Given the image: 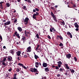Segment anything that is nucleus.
<instances>
[{
    "mask_svg": "<svg viewBox=\"0 0 79 79\" xmlns=\"http://www.w3.org/2000/svg\"><path fill=\"white\" fill-rule=\"evenodd\" d=\"M39 15V13L38 12H36V14H34L32 16V18L33 19H34L35 20H37V17L36 16H38Z\"/></svg>",
    "mask_w": 79,
    "mask_h": 79,
    "instance_id": "1",
    "label": "nucleus"
},
{
    "mask_svg": "<svg viewBox=\"0 0 79 79\" xmlns=\"http://www.w3.org/2000/svg\"><path fill=\"white\" fill-rule=\"evenodd\" d=\"M51 15L52 16V17L53 18L54 20L56 21V22H57V19H56V17L55 16V15L53 14L52 12H51Z\"/></svg>",
    "mask_w": 79,
    "mask_h": 79,
    "instance_id": "2",
    "label": "nucleus"
},
{
    "mask_svg": "<svg viewBox=\"0 0 79 79\" xmlns=\"http://www.w3.org/2000/svg\"><path fill=\"white\" fill-rule=\"evenodd\" d=\"M28 21H29V19L28 17H26L24 20L25 25H27Z\"/></svg>",
    "mask_w": 79,
    "mask_h": 79,
    "instance_id": "3",
    "label": "nucleus"
},
{
    "mask_svg": "<svg viewBox=\"0 0 79 79\" xmlns=\"http://www.w3.org/2000/svg\"><path fill=\"white\" fill-rule=\"evenodd\" d=\"M24 34H25V36H26V37H29V36H28L27 35L29 34V31H27V30H25Z\"/></svg>",
    "mask_w": 79,
    "mask_h": 79,
    "instance_id": "4",
    "label": "nucleus"
},
{
    "mask_svg": "<svg viewBox=\"0 0 79 79\" xmlns=\"http://www.w3.org/2000/svg\"><path fill=\"white\" fill-rule=\"evenodd\" d=\"M7 60L8 61H13V58L11 56H9L7 58Z\"/></svg>",
    "mask_w": 79,
    "mask_h": 79,
    "instance_id": "5",
    "label": "nucleus"
},
{
    "mask_svg": "<svg viewBox=\"0 0 79 79\" xmlns=\"http://www.w3.org/2000/svg\"><path fill=\"white\" fill-rule=\"evenodd\" d=\"M27 52H31V50H32V49L31 48V47L29 46L27 48Z\"/></svg>",
    "mask_w": 79,
    "mask_h": 79,
    "instance_id": "6",
    "label": "nucleus"
},
{
    "mask_svg": "<svg viewBox=\"0 0 79 79\" xmlns=\"http://www.w3.org/2000/svg\"><path fill=\"white\" fill-rule=\"evenodd\" d=\"M36 72L35 74H39V71H38V70L37 69L34 68V69L33 70V73Z\"/></svg>",
    "mask_w": 79,
    "mask_h": 79,
    "instance_id": "7",
    "label": "nucleus"
},
{
    "mask_svg": "<svg viewBox=\"0 0 79 79\" xmlns=\"http://www.w3.org/2000/svg\"><path fill=\"white\" fill-rule=\"evenodd\" d=\"M66 57L67 58H68V59H70V58L71 57V54H69L66 55Z\"/></svg>",
    "mask_w": 79,
    "mask_h": 79,
    "instance_id": "8",
    "label": "nucleus"
},
{
    "mask_svg": "<svg viewBox=\"0 0 79 79\" xmlns=\"http://www.w3.org/2000/svg\"><path fill=\"white\" fill-rule=\"evenodd\" d=\"M36 11H39V9L37 8H35V9H33V13H35V12H36Z\"/></svg>",
    "mask_w": 79,
    "mask_h": 79,
    "instance_id": "9",
    "label": "nucleus"
},
{
    "mask_svg": "<svg viewBox=\"0 0 79 79\" xmlns=\"http://www.w3.org/2000/svg\"><path fill=\"white\" fill-rule=\"evenodd\" d=\"M15 34L16 35V36H17L19 39V38H20L19 35V33H18V32H17V31H15Z\"/></svg>",
    "mask_w": 79,
    "mask_h": 79,
    "instance_id": "10",
    "label": "nucleus"
},
{
    "mask_svg": "<svg viewBox=\"0 0 79 79\" xmlns=\"http://www.w3.org/2000/svg\"><path fill=\"white\" fill-rule=\"evenodd\" d=\"M4 2H0V7L1 9H3V6L2 5V3H3Z\"/></svg>",
    "mask_w": 79,
    "mask_h": 79,
    "instance_id": "11",
    "label": "nucleus"
},
{
    "mask_svg": "<svg viewBox=\"0 0 79 79\" xmlns=\"http://www.w3.org/2000/svg\"><path fill=\"white\" fill-rule=\"evenodd\" d=\"M17 29L20 32H21L23 31V29L22 28L20 27H17Z\"/></svg>",
    "mask_w": 79,
    "mask_h": 79,
    "instance_id": "12",
    "label": "nucleus"
},
{
    "mask_svg": "<svg viewBox=\"0 0 79 79\" xmlns=\"http://www.w3.org/2000/svg\"><path fill=\"white\" fill-rule=\"evenodd\" d=\"M10 23H11L10 21H8L5 23H4V26H7V25H9V24H10Z\"/></svg>",
    "mask_w": 79,
    "mask_h": 79,
    "instance_id": "13",
    "label": "nucleus"
},
{
    "mask_svg": "<svg viewBox=\"0 0 79 79\" xmlns=\"http://www.w3.org/2000/svg\"><path fill=\"white\" fill-rule=\"evenodd\" d=\"M67 34L68 35H69L70 36V38H72V37H73V36L71 34V33H70V32L69 31L67 33Z\"/></svg>",
    "mask_w": 79,
    "mask_h": 79,
    "instance_id": "14",
    "label": "nucleus"
},
{
    "mask_svg": "<svg viewBox=\"0 0 79 79\" xmlns=\"http://www.w3.org/2000/svg\"><path fill=\"white\" fill-rule=\"evenodd\" d=\"M43 66L44 68H46L47 67V64L46 63H44L43 64Z\"/></svg>",
    "mask_w": 79,
    "mask_h": 79,
    "instance_id": "15",
    "label": "nucleus"
},
{
    "mask_svg": "<svg viewBox=\"0 0 79 79\" xmlns=\"http://www.w3.org/2000/svg\"><path fill=\"white\" fill-rule=\"evenodd\" d=\"M69 70H67L66 72V73H64V74L65 75H66V76H68V74H68L67 72H68V71H71V69H69Z\"/></svg>",
    "mask_w": 79,
    "mask_h": 79,
    "instance_id": "16",
    "label": "nucleus"
},
{
    "mask_svg": "<svg viewBox=\"0 0 79 79\" xmlns=\"http://www.w3.org/2000/svg\"><path fill=\"white\" fill-rule=\"evenodd\" d=\"M0 62L1 64H2V63L3 65V66H6L7 65V64L6 63L4 62H2V61H0Z\"/></svg>",
    "mask_w": 79,
    "mask_h": 79,
    "instance_id": "17",
    "label": "nucleus"
},
{
    "mask_svg": "<svg viewBox=\"0 0 79 79\" xmlns=\"http://www.w3.org/2000/svg\"><path fill=\"white\" fill-rule=\"evenodd\" d=\"M74 25L75 27L77 28H79V25H78V24H77V23H75Z\"/></svg>",
    "mask_w": 79,
    "mask_h": 79,
    "instance_id": "18",
    "label": "nucleus"
},
{
    "mask_svg": "<svg viewBox=\"0 0 79 79\" xmlns=\"http://www.w3.org/2000/svg\"><path fill=\"white\" fill-rule=\"evenodd\" d=\"M44 69L46 72H48V71H50V69H49V68L48 67L46 68L45 69Z\"/></svg>",
    "mask_w": 79,
    "mask_h": 79,
    "instance_id": "19",
    "label": "nucleus"
},
{
    "mask_svg": "<svg viewBox=\"0 0 79 79\" xmlns=\"http://www.w3.org/2000/svg\"><path fill=\"white\" fill-rule=\"evenodd\" d=\"M57 37H59V39H60V40H63V38L61 36L58 35Z\"/></svg>",
    "mask_w": 79,
    "mask_h": 79,
    "instance_id": "20",
    "label": "nucleus"
},
{
    "mask_svg": "<svg viewBox=\"0 0 79 79\" xmlns=\"http://www.w3.org/2000/svg\"><path fill=\"white\" fill-rule=\"evenodd\" d=\"M35 67L36 68H38L39 67V63L38 62H36L35 63Z\"/></svg>",
    "mask_w": 79,
    "mask_h": 79,
    "instance_id": "21",
    "label": "nucleus"
},
{
    "mask_svg": "<svg viewBox=\"0 0 79 79\" xmlns=\"http://www.w3.org/2000/svg\"><path fill=\"white\" fill-rule=\"evenodd\" d=\"M64 71H65V70L64 69L60 68L59 69L60 72H63Z\"/></svg>",
    "mask_w": 79,
    "mask_h": 79,
    "instance_id": "22",
    "label": "nucleus"
},
{
    "mask_svg": "<svg viewBox=\"0 0 79 79\" xmlns=\"http://www.w3.org/2000/svg\"><path fill=\"white\" fill-rule=\"evenodd\" d=\"M65 66L66 69H69V66H68V64H65Z\"/></svg>",
    "mask_w": 79,
    "mask_h": 79,
    "instance_id": "23",
    "label": "nucleus"
},
{
    "mask_svg": "<svg viewBox=\"0 0 79 79\" xmlns=\"http://www.w3.org/2000/svg\"><path fill=\"white\" fill-rule=\"evenodd\" d=\"M40 47V45L38 44L37 45V47L35 48V50H36V51H37V50H38V49H39V48Z\"/></svg>",
    "mask_w": 79,
    "mask_h": 79,
    "instance_id": "24",
    "label": "nucleus"
},
{
    "mask_svg": "<svg viewBox=\"0 0 79 79\" xmlns=\"http://www.w3.org/2000/svg\"><path fill=\"white\" fill-rule=\"evenodd\" d=\"M22 8L23 10H27V8H26V6H24L22 7Z\"/></svg>",
    "mask_w": 79,
    "mask_h": 79,
    "instance_id": "25",
    "label": "nucleus"
},
{
    "mask_svg": "<svg viewBox=\"0 0 79 79\" xmlns=\"http://www.w3.org/2000/svg\"><path fill=\"white\" fill-rule=\"evenodd\" d=\"M34 57H35V58L36 59V60H37V59L38 58H39V57L38 56H37L36 55H34Z\"/></svg>",
    "mask_w": 79,
    "mask_h": 79,
    "instance_id": "26",
    "label": "nucleus"
},
{
    "mask_svg": "<svg viewBox=\"0 0 79 79\" xmlns=\"http://www.w3.org/2000/svg\"><path fill=\"white\" fill-rule=\"evenodd\" d=\"M21 52L20 51H19L17 53V55L18 56H20V55H21Z\"/></svg>",
    "mask_w": 79,
    "mask_h": 79,
    "instance_id": "27",
    "label": "nucleus"
},
{
    "mask_svg": "<svg viewBox=\"0 0 79 79\" xmlns=\"http://www.w3.org/2000/svg\"><path fill=\"white\" fill-rule=\"evenodd\" d=\"M6 58H5L3 59L2 60L0 61H1V62H5V61H6Z\"/></svg>",
    "mask_w": 79,
    "mask_h": 79,
    "instance_id": "28",
    "label": "nucleus"
},
{
    "mask_svg": "<svg viewBox=\"0 0 79 79\" xmlns=\"http://www.w3.org/2000/svg\"><path fill=\"white\" fill-rule=\"evenodd\" d=\"M34 68H31L30 69V71L32 72V73H34Z\"/></svg>",
    "mask_w": 79,
    "mask_h": 79,
    "instance_id": "29",
    "label": "nucleus"
},
{
    "mask_svg": "<svg viewBox=\"0 0 79 79\" xmlns=\"http://www.w3.org/2000/svg\"><path fill=\"white\" fill-rule=\"evenodd\" d=\"M53 29H54V28L52 27L51 28H50V32H53L52 30H53Z\"/></svg>",
    "mask_w": 79,
    "mask_h": 79,
    "instance_id": "30",
    "label": "nucleus"
},
{
    "mask_svg": "<svg viewBox=\"0 0 79 79\" xmlns=\"http://www.w3.org/2000/svg\"><path fill=\"white\" fill-rule=\"evenodd\" d=\"M57 63L59 64L62 65V62L61 61H59L58 62H57Z\"/></svg>",
    "mask_w": 79,
    "mask_h": 79,
    "instance_id": "31",
    "label": "nucleus"
},
{
    "mask_svg": "<svg viewBox=\"0 0 79 79\" xmlns=\"http://www.w3.org/2000/svg\"><path fill=\"white\" fill-rule=\"evenodd\" d=\"M18 65H19V66H22V67H23V66H24V65L23 64H21L20 63H19L18 64Z\"/></svg>",
    "mask_w": 79,
    "mask_h": 79,
    "instance_id": "32",
    "label": "nucleus"
},
{
    "mask_svg": "<svg viewBox=\"0 0 79 79\" xmlns=\"http://www.w3.org/2000/svg\"><path fill=\"white\" fill-rule=\"evenodd\" d=\"M36 36L37 38V39H39L40 38H39V34H36Z\"/></svg>",
    "mask_w": 79,
    "mask_h": 79,
    "instance_id": "33",
    "label": "nucleus"
},
{
    "mask_svg": "<svg viewBox=\"0 0 79 79\" xmlns=\"http://www.w3.org/2000/svg\"><path fill=\"white\" fill-rule=\"evenodd\" d=\"M73 8L74 9H75V8H76V4H74L73 5Z\"/></svg>",
    "mask_w": 79,
    "mask_h": 79,
    "instance_id": "34",
    "label": "nucleus"
},
{
    "mask_svg": "<svg viewBox=\"0 0 79 79\" xmlns=\"http://www.w3.org/2000/svg\"><path fill=\"white\" fill-rule=\"evenodd\" d=\"M6 5L7 7H10V5L9 3H6Z\"/></svg>",
    "mask_w": 79,
    "mask_h": 79,
    "instance_id": "35",
    "label": "nucleus"
},
{
    "mask_svg": "<svg viewBox=\"0 0 79 79\" xmlns=\"http://www.w3.org/2000/svg\"><path fill=\"white\" fill-rule=\"evenodd\" d=\"M26 37H25V36H23V37L22 38V40H25V39H26Z\"/></svg>",
    "mask_w": 79,
    "mask_h": 79,
    "instance_id": "36",
    "label": "nucleus"
},
{
    "mask_svg": "<svg viewBox=\"0 0 79 79\" xmlns=\"http://www.w3.org/2000/svg\"><path fill=\"white\" fill-rule=\"evenodd\" d=\"M74 59L75 61H77V58H76V57H74Z\"/></svg>",
    "mask_w": 79,
    "mask_h": 79,
    "instance_id": "37",
    "label": "nucleus"
},
{
    "mask_svg": "<svg viewBox=\"0 0 79 79\" xmlns=\"http://www.w3.org/2000/svg\"><path fill=\"white\" fill-rule=\"evenodd\" d=\"M27 2H28V3H32V2L31 0H28Z\"/></svg>",
    "mask_w": 79,
    "mask_h": 79,
    "instance_id": "38",
    "label": "nucleus"
},
{
    "mask_svg": "<svg viewBox=\"0 0 79 79\" xmlns=\"http://www.w3.org/2000/svg\"><path fill=\"white\" fill-rule=\"evenodd\" d=\"M10 52V53H11L12 54H14V51H13V50H11Z\"/></svg>",
    "mask_w": 79,
    "mask_h": 79,
    "instance_id": "39",
    "label": "nucleus"
},
{
    "mask_svg": "<svg viewBox=\"0 0 79 79\" xmlns=\"http://www.w3.org/2000/svg\"><path fill=\"white\" fill-rule=\"evenodd\" d=\"M19 71H20V70L18 68L16 69V71L17 72H19Z\"/></svg>",
    "mask_w": 79,
    "mask_h": 79,
    "instance_id": "40",
    "label": "nucleus"
},
{
    "mask_svg": "<svg viewBox=\"0 0 79 79\" xmlns=\"http://www.w3.org/2000/svg\"><path fill=\"white\" fill-rule=\"evenodd\" d=\"M59 46H63V44H62V43H60V44H59Z\"/></svg>",
    "mask_w": 79,
    "mask_h": 79,
    "instance_id": "41",
    "label": "nucleus"
},
{
    "mask_svg": "<svg viewBox=\"0 0 79 79\" xmlns=\"http://www.w3.org/2000/svg\"><path fill=\"white\" fill-rule=\"evenodd\" d=\"M71 73H74V70L73 69H72L71 70Z\"/></svg>",
    "mask_w": 79,
    "mask_h": 79,
    "instance_id": "42",
    "label": "nucleus"
},
{
    "mask_svg": "<svg viewBox=\"0 0 79 79\" xmlns=\"http://www.w3.org/2000/svg\"><path fill=\"white\" fill-rule=\"evenodd\" d=\"M56 69H59V67H58V66H55Z\"/></svg>",
    "mask_w": 79,
    "mask_h": 79,
    "instance_id": "43",
    "label": "nucleus"
},
{
    "mask_svg": "<svg viewBox=\"0 0 79 79\" xmlns=\"http://www.w3.org/2000/svg\"><path fill=\"white\" fill-rule=\"evenodd\" d=\"M3 20H1V21H0V24H3Z\"/></svg>",
    "mask_w": 79,
    "mask_h": 79,
    "instance_id": "44",
    "label": "nucleus"
},
{
    "mask_svg": "<svg viewBox=\"0 0 79 79\" xmlns=\"http://www.w3.org/2000/svg\"><path fill=\"white\" fill-rule=\"evenodd\" d=\"M17 19H15L14 22V23H16V22H17Z\"/></svg>",
    "mask_w": 79,
    "mask_h": 79,
    "instance_id": "45",
    "label": "nucleus"
},
{
    "mask_svg": "<svg viewBox=\"0 0 79 79\" xmlns=\"http://www.w3.org/2000/svg\"><path fill=\"white\" fill-rule=\"evenodd\" d=\"M0 39L1 40V41H2L3 40L2 39V36H0Z\"/></svg>",
    "mask_w": 79,
    "mask_h": 79,
    "instance_id": "46",
    "label": "nucleus"
},
{
    "mask_svg": "<svg viewBox=\"0 0 79 79\" xmlns=\"http://www.w3.org/2000/svg\"><path fill=\"white\" fill-rule=\"evenodd\" d=\"M48 37L49 39H51V37H50V36L49 35H48Z\"/></svg>",
    "mask_w": 79,
    "mask_h": 79,
    "instance_id": "47",
    "label": "nucleus"
},
{
    "mask_svg": "<svg viewBox=\"0 0 79 79\" xmlns=\"http://www.w3.org/2000/svg\"><path fill=\"white\" fill-rule=\"evenodd\" d=\"M51 9L52 10H55V8L53 7H51Z\"/></svg>",
    "mask_w": 79,
    "mask_h": 79,
    "instance_id": "48",
    "label": "nucleus"
},
{
    "mask_svg": "<svg viewBox=\"0 0 79 79\" xmlns=\"http://www.w3.org/2000/svg\"><path fill=\"white\" fill-rule=\"evenodd\" d=\"M62 65H61L60 64H58V67L59 68H60L61 67V66Z\"/></svg>",
    "mask_w": 79,
    "mask_h": 79,
    "instance_id": "49",
    "label": "nucleus"
},
{
    "mask_svg": "<svg viewBox=\"0 0 79 79\" xmlns=\"http://www.w3.org/2000/svg\"><path fill=\"white\" fill-rule=\"evenodd\" d=\"M17 74H16V73H15L14 74V77H16V76Z\"/></svg>",
    "mask_w": 79,
    "mask_h": 79,
    "instance_id": "50",
    "label": "nucleus"
},
{
    "mask_svg": "<svg viewBox=\"0 0 79 79\" xmlns=\"http://www.w3.org/2000/svg\"><path fill=\"white\" fill-rule=\"evenodd\" d=\"M11 70H12V69H11V68H10L8 70V71L9 72H10V71H11Z\"/></svg>",
    "mask_w": 79,
    "mask_h": 79,
    "instance_id": "51",
    "label": "nucleus"
},
{
    "mask_svg": "<svg viewBox=\"0 0 79 79\" xmlns=\"http://www.w3.org/2000/svg\"><path fill=\"white\" fill-rule=\"evenodd\" d=\"M75 30L76 31H79V28H77L75 29Z\"/></svg>",
    "mask_w": 79,
    "mask_h": 79,
    "instance_id": "52",
    "label": "nucleus"
},
{
    "mask_svg": "<svg viewBox=\"0 0 79 79\" xmlns=\"http://www.w3.org/2000/svg\"><path fill=\"white\" fill-rule=\"evenodd\" d=\"M27 55H25L24 56V58H27Z\"/></svg>",
    "mask_w": 79,
    "mask_h": 79,
    "instance_id": "53",
    "label": "nucleus"
},
{
    "mask_svg": "<svg viewBox=\"0 0 79 79\" xmlns=\"http://www.w3.org/2000/svg\"><path fill=\"white\" fill-rule=\"evenodd\" d=\"M61 23H62V24H63V25H64V22L62 21V22Z\"/></svg>",
    "mask_w": 79,
    "mask_h": 79,
    "instance_id": "54",
    "label": "nucleus"
},
{
    "mask_svg": "<svg viewBox=\"0 0 79 79\" xmlns=\"http://www.w3.org/2000/svg\"><path fill=\"white\" fill-rule=\"evenodd\" d=\"M23 67V68H24V69H27V68H26V67L24 65L22 67Z\"/></svg>",
    "mask_w": 79,
    "mask_h": 79,
    "instance_id": "55",
    "label": "nucleus"
},
{
    "mask_svg": "<svg viewBox=\"0 0 79 79\" xmlns=\"http://www.w3.org/2000/svg\"><path fill=\"white\" fill-rule=\"evenodd\" d=\"M56 39L57 40H59L60 39H59V37H58V35L57 36Z\"/></svg>",
    "mask_w": 79,
    "mask_h": 79,
    "instance_id": "56",
    "label": "nucleus"
},
{
    "mask_svg": "<svg viewBox=\"0 0 79 79\" xmlns=\"http://www.w3.org/2000/svg\"><path fill=\"white\" fill-rule=\"evenodd\" d=\"M60 74H58L57 75V77H60Z\"/></svg>",
    "mask_w": 79,
    "mask_h": 79,
    "instance_id": "57",
    "label": "nucleus"
},
{
    "mask_svg": "<svg viewBox=\"0 0 79 79\" xmlns=\"http://www.w3.org/2000/svg\"><path fill=\"white\" fill-rule=\"evenodd\" d=\"M70 3H71V4H72V5H73L74 4V3H73V2H70Z\"/></svg>",
    "mask_w": 79,
    "mask_h": 79,
    "instance_id": "58",
    "label": "nucleus"
},
{
    "mask_svg": "<svg viewBox=\"0 0 79 79\" xmlns=\"http://www.w3.org/2000/svg\"><path fill=\"white\" fill-rule=\"evenodd\" d=\"M37 50H39V51H40L41 52V51H42V50L40 49V48H39Z\"/></svg>",
    "mask_w": 79,
    "mask_h": 79,
    "instance_id": "59",
    "label": "nucleus"
},
{
    "mask_svg": "<svg viewBox=\"0 0 79 79\" xmlns=\"http://www.w3.org/2000/svg\"><path fill=\"white\" fill-rule=\"evenodd\" d=\"M3 48L5 49V48H6V46H4L3 47Z\"/></svg>",
    "mask_w": 79,
    "mask_h": 79,
    "instance_id": "60",
    "label": "nucleus"
},
{
    "mask_svg": "<svg viewBox=\"0 0 79 79\" xmlns=\"http://www.w3.org/2000/svg\"><path fill=\"white\" fill-rule=\"evenodd\" d=\"M17 2H19H19H20L21 1V0H17Z\"/></svg>",
    "mask_w": 79,
    "mask_h": 79,
    "instance_id": "61",
    "label": "nucleus"
},
{
    "mask_svg": "<svg viewBox=\"0 0 79 79\" xmlns=\"http://www.w3.org/2000/svg\"><path fill=\"white\" fill-rule=\"evenodd\" d=\"M17 59L18 60H20V59H19V57H18Z\"/></svg>",
    "mask_w": 79,
    "mask_h": 79,
    "instance_id": "62",
    "label": "nucleus"
},
{
    "mask_svg": "<svg viewBox=\"0 0 79 79\" xmlns=\"http://www.w3.org/2000/svg\"><path fill=\"white\" fill-rule=\"evenodd\" d=\"M2 22L3 23V22H6V20H2Z\"/></svg>",
    "mask_w": 79,
    "mask_h": 79,
    "instance_id": "63",
    "label": "nucleus"
},
{
    "mask_svg": "<svg viewBox=\"0 0 79 79\" xmlns=\"http://www.w3.org/2000/svg\"><path fill=\"white\" fill-rule=\"evenodd\" d=\"M13 79H18V78H16V77H14Z\"/></svg>",
    "mask_w": 79,
    "mask_h": 79,
    "instance_id": "64",
    "label": "nucleus"
}]
</instances>
